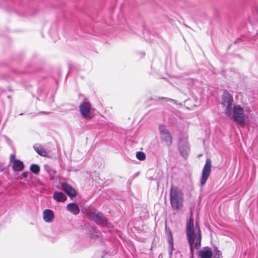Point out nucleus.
<instances>
[{
  "label": "nucleus",
  "instance_id": "nucleus-25",
  "mask_svg": "<svg viewBox=\"0 0 258 258\" xmlns=\"http://www.w3.org/2000/svg\"><path fill=\"white\" fill-rule=\"evenodd\" d=\"M53 97H52V102H53Z\"/></svg>",
  "mask_w": 258,
  "mask_h": 258
},
{
  "label": "nucleus",
  "instance_id": "nucleus-18",
  "mask_svg": "<svg viewBox=\"0 0 258 258\" xmlns=\"http://www.w3.org/2000/svg\"><path fill=\"white\" fill-rule=\"evenodd\" d=\"M30 171L35 174H38L40 170V167L38 165L33 164L30 167Z\"/></svg>",
  "mask_w": 258,
  "mask_h": 258
},
{
  "label": "nucleus",
  "instance_id": "nucleus-20",
  "mask_svg": "<svg viewBox=\"0 0 258 258\" xmlns=\"http://www.w3.org/2000/svg\"><path fill=\"white\" fill-rule=\"evenodd\" d=\"M136 157L138 160L143 161L146 159V154L142 152H137Z\"/></svg>",
  "mask_w": 258,
  "mask_h": 258
},
{
  "label": "nucleus",
  "instance_id": "nucleus-3",
  "mask_svg": "<svg viewBox=\"0 0 258 258\" xmlns=\"http://www.w3.org/2000/svg\"><path fill=\"white\" fill-rule=\"evenodd\" d=\"M185 232L190 248V253L191 255L193 256L194 244L195 242L196 235L195 232L194 220L191 217L186 222Z\"/></svg>",
  "mask_w": 258,
  "mask_h": 258
},
{
  "label": "nucleus",
  "instance_id": "nucleus-11",
  "mask_svg": "<svg viewBox=\"0 0 258 258\" xmlns=\"http://www.w3.org/2000/svg\"><path fill=\"white\" fill-rule=\"evenodd\" d=\"M167 240L168 242V253L171 257L172 255L173 250L174 249L173 238L171 230H169L167 234Z\"/></svg>",
  "mask_w": 258,
  "mask_h": 258
},
{
  "label": "nucleus",
  "instance_id": "nucleus-5",
  "mask_svg": "<svg viewBox=\"0 0 258 258\" xmlns=\"http://www.w3.org/2000/svg\"><path fill=\"white\" fill-rule=\"evenodd\" d=\"M211 170V161L210 158H207L202 172V176L200 181L201 186H203L206 184L210 176Z\"/></svg>",
  "mask_w": 258,
  "mask_h": 258
},
{
  "label": "nucleus",
  "instance_id": "nucleus-9",
  "mask_svg": "<svg viewBox=\"0 0 258 258\" xmlns=\"http://www.w3.org/2000/svg\"><path fill=\"white\" fill-rule=\"evenodd\" d=\"M94 221L98 225L102 226H107L108 224L107 220L104 215L100 212H97V215L96 218L94 220Z\"/></svg>",
  "mask_w": 258,
  "mask_h": 258
},
{
  "label": "nucleus",
  "instance_id": "nucleus-12",
  "mask_svg": "<svg viewBox=\"0 0 258 258\" xmlns=\"http://www.w3.org/2000/svg\"><path fill=\"white\" fill-rule=\"evenodd\" d=\"M199 255L201 258H211L212 251L211 248L206 246L204 247L203 250L199 251Z\"/></svg>",
  "mask_w": 258,
  "mask_h": 258
},
{
  "label": "nucleus",
  "instance_id": "nucleus-19",
  "mask_svg": "<svg viewBox=\"0 0 258 258\" xmlns=\"http://www.w3.org/2000/svg\"><path fill=\"white\" fill-rule=\"evenodd\" d=\"M213 258H222V253L217 247H215L214 249Z\"/></svg>",
  "mask_w": 258,
  "mask_h": 258
},
{
  "label": "nucleus",
  "instance_id": "nucleus-6",
  "mask_svg": "<svg viewBox=\"0 0 258 258\" xmlns=\"http://www.w3.org/2000/svg\"><path fill=\"white\" fill-rule=\"evenodd\" d=\"M178 150L182 157L186 158L187 157L190 148L186 137L179 139Z\"/></svg>",
  "mask_w": 258,
  "mask_h": 258
},
{
  "label": "nucleus",
  "instance_id": "nucleus-4",
  "mask_svg": "<svg viewBox=\"0 0 258 258\" xmlns=\"http://www.w3.org/2000/svg\"><path fill=\"white\" fill-rule=\"evenodd\" d=\"M159 130L161 141L164 142L167 147L171 146L173 143V140L168 129L166 128L164 125L160 124Z\"/></svg>",
  "mask_w": 258,
  "mask_h": 258
},
{
  "label": "nucleus",
  "instance_id": "nucleus-22",
  "mask_svg": "<svg viewBox=\"0 0 258 258\" xmlns=\"http://www.w3.org/2000/svg\"><path fill=\"white\" fill-rule=\"evenodd\" d=\"M48 34L54 42L56 41L59 38L58 33H48Z\"/></svg>",
  "mask_w": 258,
  "mask_h": 258
},
{
  "label": "nucleus",
  "instance_id": "nucleus-8",
  "mask_svg": "<svg viewBox=\"0 0 258 258\" xmlns=\"http://www.w3.org/2000/svg\"><path fill=\"white\" fill-rule=\"evenodd\" d=\"M61 188L69 197L74 198L76 196V189L68 183H62L61 185Z\"/></svg>",
  "mask_w": 258,
  "mask_h": 258
},
{
  "label": "nucleus",
  "instance_id": "nucleus-17",
  "mask_svg": "<svg viewBox=\"0 0 258 258\" xmlns=\"http://www.w3.org/2000/svg\"><path fill=\"white\" fill-rule=\"evenodd\" d=\"M53 198L59 202H63L67 200V197L62 192L54 191L53 195Z\"/></svg>",
  "mask_w": 258,
  "mask_h": 258
},
{
  "label": "nucleus",
  "instance_id": "nucleus-10",
  "mask_svg": "<svg viewBox=\"0 0 258 258\" xmlns=\"http://www.w3.org/2000/svg\"><path fill=\"white\" fill-rule=\"evenodd\" d=\"M54 217L53 212L50 209H45L43 212V220L47 223L52 222Z\"/></svg>",
  "mask_w": 258,
  "mask_h": 258
},
{
  "label": "nucleus",
  "instance_id": "nucleus-24",
  "mask_svg": "<svg viewBox=\"0 0 258 258\" xmlns=\"http://www.w3.org/2000/svg\"><path fill=\"white\" fill-rule=\"evenodd\" d=\"M28 171H24L22 174V176L23 178H27L28 177Z\"/></svg>",
  "mask_w": 258,
  "mask_h": 258
},
{
  "label": "nucleus",
  "instance_id": "nucleus-14",
  "mask_svg": "<svg viewBox=\"0 0 258 258\" xmlns=\"http://www.w3.org/2000/svg\"><path fill=\"white\" fill-rule=\"evenodd\" d=\"M24 167V163L18 159L14 161V163H13L12 169L15 172H19L23 170Z\"/></svg>",
  "mask_w": 258,
  "mask_h": 258
},
{
  "label": "nucleus",
  "instance_id": "nucleus-23",
  "mask_svg": "<svg viewBox=\"0 0 258 258\" xmlns=\"http://www.w3.org/2000/svg\"><path fill=\"white\" fill-rule=\"evenodd\" d=\"M16 156L14 154H11L10 157V161L11 163H14L15 160H17Z\"/></svg>",
  "mask_w": 258,
  "mask_h": 258
},
{
  "label": "nucleus",
  "instance_id": "nucleus-16",
  "mask_svg": "<svg viewBox=\"0 0 258 258\" xmlns=\"http://www.w3.org/2000/svg\"><path fill=\"white\" fill-rule=\"evenodd\" d=\"M33 148L36 153L40 156L46 157L48 155L47 152L43 148V147L38 144H35L33 146Z\"/></svg>",
  "mask_w": 258,
  "mask_h": 258
},
{
  "label": "nucleus",
  "instance_id": "nucleus-1",
  "mask_svg": "<svg viewBox=\"0 0 258 258\" xmlns=\"http://www.w3.org/2000/svg\"><path fill=\"white\" fill-rule=\"evenodd\" d=\"M222 105L225 108V114L232 116L234 121L237 124L244 126L245 125V114L243 108L240 105H233L232 96L227 91L224 92L222 97Z\"/></svg>",
  "mask_w": 258,
  "mask_h": 258
},
{
  "label": "nucleus",
  "instance_id": "nucleus-15",
  "mask_svg": "<svg viewBox=\"0 0 258 258\" xmlns=\"http://www.w3.org/2000/svg\"><path fill=\"white\" fill-rule=\"evenodd\" d=\"M67 208L69 212L74 215H77L80 212V209L78 205L75 203H71L68 204Z\"/></svg>",
  "mask_w": 258,
  "mask_h": 258
},
{
  "label": "nucleus",
  "instance_id": "nucleus-13",
  "mask_svg": "<svg viewBox=\"0 0 258 258\" xmlns=\"http://www.w3.org/2000/svg\"><path fill=\"white\" fill-rule=\"evenodd\" d=\"M196 229H197L198 233L197 235L196 241L195 242V247L196 249H199L201 246L202 234L200 227L198 222H196Z\"/></svg>",
  "mask_w": 258,
  "mask_h": 258
},
{
  "label": "nucleus",
  "instance_id": "nucleus-21",
  "mask_svg": "<svg viewBox=\"0 0 258 258\" xmlns=\"http://www.w3.org/2000/svg\"><path fill=\"white\" fill-rule=\"evenodd\" d=\"M87 215L90 219L94 221L96 218V215H97V212L95 211H89L87 212Z\"/></svg>",
  "mask_w": 258,
  "mask_h": 258
},
{
  "label": "nucleus",
  "instance_id": "nucleus-2",
  "mask_svg": "<svg viewBox=\"0 0 258 258\" xmlns=\"http://www.w3.org/2000/svg\"><path fill=\"white\" fill-rule=\"evenodd\" d=\"M170 200L171 207L173 209L178 210L181 208L183 204V194L181 190L176 187H171Z\"/></svg>",
  "mask_w": 258,
  "mask_h": 258
},
{
  "label": "nucleus",
  "instance_id": "nucleus-7",
  "mask_svg": "<svg viewBox=\"0 0 258 258\" xmlns=\"http://www.w3.org/2000/svg\"><path fill=\"white\" fill-rule=\"evenodd\" d=\"M91 108V106L89 102L83 101L80 104V111L83 118L86 119H90L92 118L90 115Z\"/></svg>",
  "mask_w": 258,
  "mask_h": 258
}]
</instances>
